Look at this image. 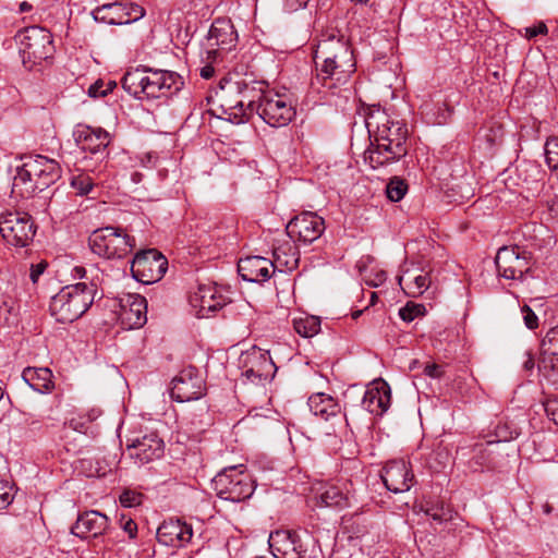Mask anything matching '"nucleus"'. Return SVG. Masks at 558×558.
I'll return each instance as SVG.
<instances>
[{
    "label": "nucleus",
    "instance_id": "nucleus-4",
    "mask_svg": "<svg viewBox=\"0 0 558 558\" xmlns=\"http://www.w3.org/2000/svg\"><path fill=\"white\" fill-rule=\"evenodd\" d=\"M61 177L59 163L45 156L27 158L17 167L12 182V194L15 197L28 198L56 183Z\"/></svg>",
    "mask_w": 558,
    "mask_h": 558
},
{
    "label": "nucleus",
    "instance_id": "nucleus-15",
    "mask_svg": "<svg viewBox=\"0 0 558 558\" xmlns=\"http://www.w3.org/2000/svg\"><path fill=\"white\" fill-rule=\"evenodd\" d=\"M325 230L324 219L315 213L304 211L289 221L287 233L291 239L312 243L320 238Z\"/></svg>",
    "mask_w": 558,
    "mask_h": 558
},
{
    "label": "nucleus",
    "instance_id": "nucleus-56",
    "mask_svg": "<svg viewBox=\"0 0 558 558\" xmlns=\"http://www.w3.org/2000/svg\"><path fill=\"white\" fill-rule=\"evenodd\" d=\"M116 86H117V84H116L114 81H108L106 86H105L106 87V89H105L106 95H108V93H110Z\"/></svg>",
    "mask_w": 558,
    "mask_h": 558
},
{
    "label": "nucleus",
    "instance_id": "nucleus-53",
    "mask_svg": "<svg viewBox=\"0 0 558 558\" xmlns=\"http://www.w3.org/2000/svg\"><path fill=\"white\" fill-rule=\"evenodd\" d=\"M199 74H201V76H202L203 78H205V80H209V78H211V77L214 76V74H215V69H214V66H213V65H210V64H206L205 66H203V68L201 69V73H199Z\"/></svg>",
    "mask_w": 558,
    "mask_h": 558
},
{
    "label": "nucleus",
    "instance_id": "nucleus-59",
    "mask_svg": "<svg viewBox=\"0 0 558 558\" xmlns=\"http://www.w3.org/2000/svg\"><path fill=\"white\" fill-rule=\"evenodd\" d=\"M376 300H377V294L375 292H372V294H371V303L375 304Z\"/></svg>",
    "mask_w": 558,
    "mask_h": 558
},
{
    "label": "nucleus",
    "instance_id": "nucleus-5",
    "mask_svg": "<svg viewBox=\"0 0 558 558\" xmlns=\"http://www.w3.org/2000/svg\"><path fill=\"white\" fill-rule=\"evenodd\" d=\"M97 284L78 282L63 287L51 298L49 311L58 323L69 324L78 319L92 306Z\"/></svg>",
    "mask_w": 558,
    "mask_h": 558
},
{
    "label": "nucleus",
    "instance_id": "nucleus-51",
    "mask_svg": "<svg viewBox=\"0 0 558 558\" xmlns=\"http://www.w3.org/2000/svg\"><path fill=\"white\" fill-rule=\"evenodd\" d=\"M122 527H123L124 532H126L129 534L130 538H134L136 536L137 525L132 519L126 520L123 523Z\"/></svg>",
    "mask_w": 558,
    "mask_h": 558
},
{
    "label": "nucleus",
    "instance_id": "nucleus-49",
    "mask_svg": "<svg viewBox=\"0 0 558 558\" xmlns=\"http://www.w3.org/2000/svg\"><path fill=\"white\" fill-rule=\"evenodd\" d=\"M547 32V26L544 23H539L536 26L525 28V36L527 38H534L538 35H545Z\"/></svg>",
    "mask_w": 558,
    "mask_h": 558
},
{
    "label": "nucleus",
    "instance_id": "nucleus-52",
    "mask_svg": "<svg viewBox=\"0 0 558 558\" xmlns=\"http://www.w3.org/2000/svg\"><path fill=\"white\" fill-rule=\"evenodd\" d=\"M386 272L384 270H379L375 274L374 279L367 281V283L372 287H379L386 281Z\"/></svg>",
    "mask_w": 558,
    "mask_h": 558
},
{
    "label": "nucleus",
    "instance_id": "nucleus-40",
    "mask_svg": "<svg viewBox=\"0 0 558 558\" xmlns=\"http://www.w3.org/2000/svg\"><path fill=\"white\" fill-rule=\"evenodd\" d=\"M425 312V307L422 304H415L412 302L407 303L405 306L400 308L399 316L402 320L410 323L414 320L416 317L423 315Z\"/></svg>",
    "mask_w": 558,
    "mask_h": 558
},
{
    "label": "nucleus",
    "instance_id": "nucleus-16",
    "mask_svg": "<svg viewBox=\"0 0 558 558\" xmlns=\"http://www.w3.org/2000/svg\"><path fill=\"white\" fill-rule=\"evenodd\" d=\"M146 299L140 294H124L119 300L118 319L124 329L141 328L147 322Z\"/></svg>",
    "mask_w": 558,
    "mask_h": 558
},
{
    "label": "nucleus",
    "instance_id": "nucleus-20",
    "mask_svg": "<svg viewBox=\"0 0 558 558\" xmlns=\"http://www.w3.org/2000/svg\"><path fill=\"white\" fill-rule=\"evenodd\" d=\"M320 500L326 507L339 510L354 508L360 509L352 483L341 485H328L320 494Z\"/></svg>",
    "mask_w": 558,
    "mask_h": 558
},
{
    "label": "nucleus",
    "instance_id": "nucleus-55",
    "mask_svg": "<svg viewBox=\"0 0 558 558\" xmlns=\"http://www.w3.org/2000/svg\"><path fill=\"white\" fill-rule=\"evenodd\" d=\"M86 269L84 267L77 266L73 269V276L77 278H85L86 277Z\"/></svg>",
    "mask_w": 558,
    "mask_h": 558
},
{
    "label": "nucleus",
    "instance_id": "nucleus-50",
    "mask_svg": "<svg viewBox=\"0 0 558 558\" xmlns=\"http://www.w3.org/2000/svg\"><path fill=\"white\" fill-rule=\"evenodd\" d=\"M310 0H284V7L288 11H296L306 5Z\"/></svg>",
    "mask_w": 558,
    "mask_h": 558
},
{
    "label": "nucleus",
    "instance_id": "nucleus-27",
    "mask_svg": "<svg viewBox=\"0 0 558 558\" xmlns=\"http://www.w3.org/2000/svg\"><path fill=\"white\" fill-rule=\"evenodd\" d=\"M398 283L407 295L417 298L429 288L430 278L423 269L407 268L398 277Z\"/></svg>",
    "mask_w": 558,
    "mask_h": 558
},
{
    "label": "nucleus",
    "instance_id": "nucleus-47",
    "mask_svg": "<svg viewBox=\"0 0 558 558\" xmlns=\"http://www.w3.org/2000/svg\"><path fill=\"white\" fill-rule=\"evenodd\" d=\"M47 266H48L47 262H44V260L31 266L29 277L34 283H36L38 281V278L44 274Z\"/></svg>",
    "mask_w": 558,
    "mask_h": 558
},
{
    "label": "nucleus",
    "instance_id": "nucleus-17",
    "mask_svg": "<svg viewBox=\"0 0 558 558\" xmlns=\"http://www.w3.org/2000/svg\"><path fill=\"white\" fill-rule=\"evenodd\" d=\"M381 480L388 490L400 494L410 490L413 486L414 474L405 460H392L384 468Z\"/></svg>",
    "mask_w": 558,
    "mask_h": 558
},
{
    "label": "nucleus",
    "instance_id": "nucleus-54",
    "mask_svg": "<svg viewBox=\"0 0 558 558\" xmlns=\"http://www.w3.org/2000/svg\"><path fill=\"white\" fill-rule=\"evenodd\" d=\"M524 356H525V360L523 362V367L526 369V371H531L534 368V365H535V362H534V357L533 355L531 354V352L526 351L524 353Z\"/></svg>",
    "mask_w": 558,
    "mask_h": 558
},
{
    "label": "nucleus",
    "instance_id": "nucleus-29",
    "mask_svg": "<svg viewBox=\"0 0 558 558\" xmlns=\"http://www.w3.org/2000/svg\"><path fill=\"white\" fill-rule=\"evenodd\" d=\"M274 270L292 271L299 265L300 253L296 246L290 241H284L274 248Z\"/></svg>",
    "mask_w": 558,
    "mask_h": 558
},
{
    "label": "nucleus",
    "instance_id": "nucleus-39",
    "mask_svg": "<svg viewBox=\"0 0 558 558\" xmlns=\"http://www.w3.org/2000/svg\"><path fill=\"white\" fill-rule=\"evenodd\" d=\"M72 187L78 195H86L93 189V180L88 174L82 173L72 178Z\"/></svg>",
    "mask_w": 558,
    "mask_h": 558
},
{
    "label": "nucleus",
    "instance_id": "nucleus-45",
    "mask_svg": "<svg viewBox=\"0 0 558 558\" xmlns=\"http://www.w3.org/2000/svg\"><path fill=\"white\" fill-rule=\"evenodd\" d=\"M545 411L548 417L558 425V398H553L546 401Z\"/></svg>",
    "mask_w": 558,
    "mask_h": 558
},
{
    "label": "nucleus",
    "instance_id": "nucleus-12",
    "mask_svg": "<svg viewBox=\"0 0 558 558\" xmlns=\"http://www.w3.org/2000/svg\"><path fill=\"white\" fill-rule=\"evenodd\" d=\"M495 264L499 276L508 280H519L530 270L531 256L519 246H504L498 250Z\"/></svg>",
    "mask_w": 558,
    "mask_h": 558
},
{
    "label": "nucleus",
    "instance_id": "nucleus-18",
    "mask_svg": "<svg viewBox=\"0 0 558 558\" xmlns=\"http://www.w3.org/2000/svg\"><path fill=\"white\" fill-rule=\"evenodd\" d=\"M192 536V525L179 519L165 521L157 530L158 542L174 548L184 547Z\"/></svg>",
    "mask_w": 558,
    "mask_h": 558
},
{
    "label": "nucleus",
    "instance_id": "nucleus-34",
    "mask_svg": "<svg viewBox=\"0 0 558 558\" xmlns=\"http://www.w3.org/2000/svg\"><path fill=\"white\" fill-rule=\"evenodd\" d=\"M236 89L240 94V99H236V100H227L225 104L221 105L222 108H226L225 111L228 112V110L232 111V110H239V112H229V114H233L235 118L240 114H244V107L246 106L247 108L254 110V106H255V99L254 97L251 95L255 88L254 87H248L247 85H244V88H241L240 87V84H236Z\"/></svg>",
    "mask_w": 558,
    "mask_h": 558
},
{
    "label": "nucleus",
    "instance_id": "nucleus-2",
    "mask_svg": "<svg viewBox=\"0 0 558 558\" xmlns=\"http://www.w3.org/2000/svg\"><path fill=\"white\" fill-rule=\"evenodd\" d=\"M366 128L374 142L364 153V160L372 169H378L400 160L408 154L407 125L389 117L385 111L376 110L365 120Z\"/></svg>",
    "mask_w": 558,
    "mask_h": 558
},
{
    "label": "nucleus",
    "instance_id": "nucleus-9",
    "mask_svg": "<svg viewBox=\"0 0 558 558\" xmlns=\"http://www.w3.org/2000/svg\"><path fill=\"white\" fill-rule=\"evenodd\" d=\"M215 489L220 498L240 502L250 498L254 492L251 476L238 466H230L218 473L213 480Z\"/></svg>",
    "mask_w": 558,
    "mask_h": 558
},
{
    "label": "nucleus",
    "instance_id": "nucleus-24",
    "mask_svg": "<svg viewBox=\"0 0 558 558\" xmlns=\"http://www.w3.org/2000/svg\"><path fill=\"white\" fill-rule=\"evenodd\" d=\"M238 271L243 280L250 282H264L275 274L272 262L262 256L241 258Z\"/></svg>",
    "mask_w": 558,
    "mask_h": 558
},
{
    "label": "nucleus",
    "instance_id": "nucleus-26",
    "mask_svg": "<svg viewBox=\"0 0 558 558\" xmlns=\"http://www.w3.org/2000/svg\"><path fill=\"white\" fill-rule=\"evenodd\" d=\"M108 529V518L96 510L86 511L81 514L71 532L81 538L98 537Z\"/></svg>",
    "mask_w": 558,
    "mask_h": 558
},
{
    "label": "nucleus",
    "instance_id": "nucleus-36",
    "mask_svg": "<svg viewBox=\"0 0 558 558\" xmlns=\"http://www.w3.org/2000/svg\"><path fill=\"white\" fill-rule=\"evenodd\" d=\"M408 192V183L404 179L393 177L386 186L387 197L391 202L401 201Z\"/></svg>",
    "mask_w": 558,
    "mask_h": 558
},
{
    "label": "nucleus",
    "instance_id": "nucleus-58",
    "mask_svg": "<svg viewBox=\"0 0 558 558\" xmlns=\"http://www.w3.org/2000/svg\"><path fill=\"white\" fill-rule=\"evenodd\" d=\"M31 9H32V5H31V4H28V3H27V2H25V1H24V2H22V3L20 4V10H21V12H27V11H29Z\"/></svg>",
    "mask_w": 558,
    "mask_h": 558
},
{
    "label": "nucleus",
    "instance_id": "nucleus-33",
    "mask_svg": "<svg viewBox=\"0 0 558 558\" xmlns=\"http://www.w3.org/2000/svg\"><path fill=\"white\" fill-rule=\"evenodd\" d=\"M518 436H519V432L517 429L509 430L508 426L506 424L498 425L496 427L497 440L486 441L485 446H484V444H477L474 446L476 463L480 465L489 463V461L484 458V456H483L484 452L488 451L490 453L492 452V450H489L490 447L498 445L501 441H509L511 439L517 438Z\"/></svg>",
    "mask_w": 558,
    "mask_h": 558
},
{
    "label": "nucleus",
    "instance_id": "nucleus-19",
    "mask_svg": "<svg viewBox=\"0 0 558 558\" xmlns=\"http://www.w3.org/2000/svg\"><path fill=\"white\" fill-rule=\"evenodd\" d=\"M163 441L157 434L150 433L133 440L126 446V450L132 459L145 464L159 459L163 454Z\"/></svg>",
    "mask_w": 558,
    "mask_h": 558
},
{
    "label": "nucleus",
    "instance_id": "nucleus-1",
    "mask_svg": "<svg viewBox=\"0 0 558 558\" xmlns=\"http://www.w3.org/2000/svg\"><path fill=\"white\" fill-rule=\"evenodd\" d=\"M314 61L317 74L312 81V87L318 92L320 87L332 90L344 85L356 70L348 41L335 33L322 35L314 50Z\"/></svg>",
    "mask_w": 558,
    "mask_h": 558
},
{
    "label": "nucleus",
    "instance_id": "nucleus-30",
    "mask_svg": "<svg viewBox=\"0 0 558 558\" xmlns=\"http://www.w3.org/2000/svg\"><path fill=\"white\" fill-rule=\"evenodd\" d=\"M202 312H215L222 308L227 301L214 286H201L193 300Z\"/></svg>",
    "mask_w": 558,
    "mask_h": 558
},
{
    "label": "nucleus",
    "instance_id": "nucleus-35",
    "mask_svg": "<svg viewBox=\"0 0 558 558\" xmlns=\"http://www.w3.org/2000/svg\"><path fill=\"white\" fill-rule=\"evenodd\" d=\"M293 328L304 338H312L320 330V319L316 316L302 315L293 319Z\"/></svg>",
    "mask_w": 558,
    "mask_h": 558
},
{
    "label": "nucleus",
    "instance_id": "nucleus-11",
    "mask_svg": "<svg viewBox=\"0 0 558 558\" xmlns=\"http://www.w3.org/2000/svg\"><path fill=\"white\" fill-rule=\"evenodd\" d=\"M167 268V258L154 248L137 253L131 263L133 277L145 284L159 281Z\"/></svg>",
    "mask_w": 558,
    "mask_h": 558
},
{
    "label": "nucleus",
    "instance_id": "nucleus-57",
    "mask_svg": "<svg viewBox=\"0 0 558 558\" xmlns=\"http://www.w3.org/2000/svg\"><path fill=\"white\" fill-rule=\"evenodd\" d=\"M100 414H101L100 410L93 409L90 411V413L88 414V416H89V420L93 421V420H96Z\"/></svg>",
    "mask_w": 558,
    "mask_h": 558
},
{
    "label": "nucleus",
    "instance_id": "nucleus-44",
    "mask_svg": "<svg viewBox=\"0 0 558 558\" xmlns=\"http://www.w3.org/2000/svg\"><path fill=\"white\" fill-rule=\"evenodd\" d=\"M521 313L523 315L524 324L529 329H535L538 327V317L530 306L523 305L521 307Z\"/></svg>",
    "mask_w": 558,
    "mask_h": 558
},
{
    "label": "nucleus",
    "instance_id": "nucleus-8",
    "mask_svg": "<svg viewBox=\"0 0 558 558\" xmlns=\"http://www.w3.org/2000/svg\"><path fill=\"white\" fill-rule=\"evenodd\" d=\"M255 100L254 109L257 114L270 126L281 128L288 125L295 116V108L287 94L272 89L263 90Z\"/></svg>",
    "mask_w": 558,
    "mask_h": 558
},
{
    "label": "nucleus",
    "instance_id": "nucleus-60",
    "mask_svg": "<svg viewBox=\"0 0 558 558\" xmlns=\"http://www.w3.org/2000/svg\"><path fill=\"white\" fill-rule=\"evenodd\" d=\"M361 314H362V311H355V312L352 314V317H353L354 319H356V318H359V317L361 316Z\"/></svg>",
    "mask_w": 558,
    "mask_h": 558
},
{
    "label": "nucleus",
    "instance_id": "nucleus-32",
    "mask_svg": "<svg viewBox=\"0 0 558 558\" xmlns=\"http://www.w3.org/2000/svg\"><path fill=\"white\" fill-rule=\"evenodd\" d=\"M543 366L558 374V325L549 329L542 341Z\"/></svg>",
    "mask_w": 558,
    "mask_h": 558
},
{
    "label": "nucleus",
    "instance_id": "nucleus-41",
    "mask_svg": "<svg viewBox=\"0 0 558 558\" xmlns=\"http://www.w3.org/2000/svg\"><path fill=\"white\" fill-rule=\"evenodd\" d=\"M13 499V486L10 482L0 480V510L10 506Z\"/></svg>",
    "mask_w": 558,
    "mask_h": 558
},
{
    "label": "nucleus",
    "instance_id": "nucleus-42",
    "mask_svg": "<svg viewBox=\"0 0 558 558\" xmlns=\"http://www.w3.org/2000/svg\"><path fill=\"white\" fill-rule=\"evenodd\" d=\"M228 29L229 33V37H230V43L233 40V31H232V26H230L229 24H226V23H220V22H216L211 25L210 27V31H209V39H216V44L217 45H225L226 44V40L225 39H219V36H220V32L223 31V29Z\"/></svg>",
    "mask_w": 558,
    "mask_h": 558
},
{
    "label": "nucleus",
    "instance_id": "nucleus-31",
    "mask_svg": "<svg viewBox=\"0 0 558 558\" xmlns=\"http://www.w3.org/2000/svg\"><path fill=\"white\" fill-rule=\"evenodd\" d=\"M23 379L36 391H49L53 387L52 373L47 367H26Z\"/></svg>",
    "mask_w": 558,
    "mask_h": 558
},
{
    "label": "nucleus",
    "instance_id": "nucleus-43",
    "mask_svg": "<svg viewBox=\"0 0 558 558\" xmlns=\"http://www.w3.org/2000/svg\"><path fill=\"white\" fill-rule=\"evenodd\" d=\"M119 499H120V504L123 507L132 508V507L141 505V502H142V495L138 494V493L132 492V490H124L120 495Z\"/></svg>",
    "mask_w": 558,
    "mask_h": 558
},
{
    "label": "nucleus",
    "instance_id": "nucleus-21",
    "mask_svg": "<svg viewBox=\"0 0 558 558\" xmlns=\"http://www.w3.org/2000/svg\"><path fill=\"white\" fill-rule=\"evenodd\" d=\"M269 548L275 558H302L303 550L295 533L275 531L268 538Z\"/></svg>",
    "mask_w": 558,
    "mask_h": 558
},
{
    "label": "nucleus",
    "instance_id": "nucleus-62",
    "mask_svg": "<svg viewBox=\"0 0 558 558\" xmlns=\"http://www.w3.org/2000/svg\"><path fill=\"white\" fill-rule=\"evenodd\" d=\"M256 558H265V557L259 556V557H256Z\"/></svg>",
    "mask_w": 558,
    "mask_h": 558
},
{
    "label": "nucleus",
    "instance_id": "nucleus-22",
    "mask_svg": "<svg viewBox=\"0 0 558 558\" xmlns=\"http://www.w3.org/2000/svg\"><path fill=\"white\" fill-rule=\"evenodd\" d=\"M277 367L268 352H253L247 356V367L243 376L253 383H264L274 378Z\"/></svg>",
    "mask_w": 558,
    "mask_h": 558
},
{
    "label": "nucleus",
    "instance_id": "nucleus-14",
    "mask_svg": "<svg viewBox=\"0 0 558 558\" xmlns=\"http://www.w3.org/2000/svg\"><path fill=\"white\" fill-rule=\"evenodd\" d=\"M205 381L193 367L183 369L173 380L171 398L178 402L198 400L205 395Z\"/></svg>",
    "mask_w": 558,
    "mask_h": 558
},
{
    "label": "nucleus",
    "instance_id": "nucleus-7",
    "mask_svg": "<svg viewBox=\"0 0 558 558\" xmlns=\"http://www.w3.org/2000/svg\"><path fill=\"white\" fill-rule=\"evenodd\" d=\"M88 244L92 252L100 257L120 259L132 253L135 240L121 228L105 227L92 232Z\"/></svg>",
    "mask_w": 558,
    "mask_h": 558
},
{
    "label": "nucleus",
    "instance_id": "nucleus-61",
    "mask_svg": "<svg viewBox=\"0 0 558 558\" xmlns=\"http://www.w3.org/2000/svg\"><path fill=\"white\" fill-rule=\"evenodd\" d=\"M140 177H141V175H140V173H134V175H133V180H134L135 182H138V181H140Z\"/></svg>",
    "mask_w": 558,
    "mask_h": 558
},
{
    "label": "nucleus",
    "instance_id": "nucleus-37",
    "mask_svg": "<svg viewBox=\"0 0 558 558\" xmlns=\"http://www.w3.org/2000/svg\"><path fill=\"white\" fill-rule=\"evenodd\" d=\"M213 423V418L209 414V411L206 407H203L198 410V413H194L191 418V424L194 426L196 432H203L206 427L210 426Z\"/></svg>",
    "mask_w": 558,
    "mask_h": 558
},
{
    "label": "nucleus",
    "instance_id": "nucleus-6",
    "mask_svg": "<svg viewBox=\"0 0 558 558\" xmlns=\"http://www.w3.org/2000/svg\"><path fill=\"white\" fill-rule=\"evenodd\" d=\"M15 39L23 64L29 69L51 58L54 52L52 35L44 27H26L17 33Z\"/></svg>",
    "mask_w": 558,
    "mask_h": 558
},
{
    "label": "nucleus",
    "instance_id": "nucleus-3",
    "mask_svg": "<svg viewBox=\"0 0 558 558\" xmlns=\"http://www.w3.org/2000/svg\"><path fill=\"white\" fill-rule=\"evenodd\" d=\"M123 88L134 97L147 99L169 97L183 86L182 77L171 71L134 69L122 78Z\"/></svg>",
    "mask_w": 558,
    "mask_h": 558
},
{
    "label": "nucleus",
    "instance_id": "nucleus-13",
    "mask_svg": "<svg viewBox=\"0 0 558 558\" xmlns=\"http://www.w3.org/2000/svg\"><path fill=\"white\" fill-rule=\"evenodd\" d=\"M94 19L110 25H124L144 16V9L131 2L106 3L93 11Z\"/></svg>",
    "mask_w": 558,
    "mask_h": 558
},
{
    "label": "nucleus",
    "instance_id": "nucleus-48",
    "mask_svg": "<svg viewBox=\"0 0 558 558\" xmlns=\"http://www.w3.org/2000/svg\"><path fill=\"white\" fill-rule=\"evenodd\" d=\"M424 374L430 378H440L444 375V369L436 363L427 364L424 367Z\"/></svg>",
    "mask_w": 558,
    "mask_h": 558
},
{
    "label": "nucleus",
    "instance_id": "nucleus-38",
    "mask_svg": "<svg viewBox=\"0 0 558 558\" xmlns=\"http://www.w3.org/2000/svg\"><path fill=\"white\" fill-rule=\"evenodd\" d=\"M425 513L437 523L447 522L452 518L451 510L446 508L442 504L426 508Z\"/></svg>",
    "mask_w": 558,
    "mask_h": 558
},
{
    "label": "nucleus",
    "instance_id": "nucleus-25",
    "mask_svg": "<svg viewBox=\"0 0 558 558\" xmlns=\"http://www.w3.org/2000/svg\"><path fill=\"white\" fill-rule=\"evenodd\" d=\"M391 390L389 385L383 380H375L366 389L362 403L372 414L383 415L390 407Z\"/></svg>",
    "mask_w": 558,
    "mask_h": 558
},
{
    "label": "nucleus",
    "instance_id": "nucleus-23",
    "mask_svg": "<svg viewBox=\"0 0 558 558\" xmlns=\"http://www.w3.org/2000/svg\"><path fill=\"white\" fill-rule=\"evenodd\" d=\"M74 138L82 150L93 155L102 154L110 142L109 133L105 130L83 124L76 126Z\"/></svg>",
    "mask_w": 558,
    "mask_h": 558
},
{
    "label": "nucleus",
    "instance_id": "nucleus-46",
    "mask_svg": "<svg viewBox=\"0 0 558 558\" xmlns=\"http://www.w3.org/2000/svg\"><path fill=\"white\" fill-rule=\"evenodd\" d=\"M105 89L106 87L104 81L98 80L88 87V95L93 98L105 97Z\"/></svg>",
    "mask_w": 558,
    "mask_h": 558
},
{
    "label": "nucleus",
    "instance_id": "nucleus-10",
    "mask_svg": "<svg viewBox=\"0 0 558 558\" xmlns=\"http://www.w3.org/2000/svg\"><path fill=\"white\" fill-rule=\"evenodd\" d=\"M36 228L32 217L23 211H7L0 215V234L16 247L27 246L34 239Z\"/></svg>",
    "mask_w": 558,
    "mask_h": 558
},
{
    "label": "nucleus",
    "instance_id": "nucleus-28",
    "mask_svg": "<svg viewBox=\"0 0 558 558\" xmlns=\"http://www.w3.org/2000/svg\"><path fill=\"white\" fill-rule=\"evenodd\" d=\"M307 404L314 415L320 416L325 421H328L330 417L336 418L338 422L343 421L341 407L329 395L323 392L315 393L308 398Z\"/></svg>",
    "mask_w": 558,
    "mask_h": 558
}]
</instances>
